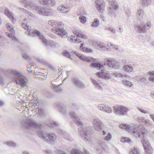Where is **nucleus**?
<instances>
[{
    "instance_id": "f257e3e1",
    "label": "nucleus",
    "mask_w": 154,
    "mask_h": 154,
    "mask_svg": "<svg viewBox=\"0 0 154 154\" xmlns=\"http://www.w3.org/2000/svg\"><path fill=\"white\" fill-rule=\"evenodd\" d=\"M69 115L74 122L80 127L79 129V134L81 137L86 141H90L92 127L90 126L82 127L83 123L82 120L75 112H70Z\"/></svg>"
},
{
    "instance_id": "f03ea898",
    "label": "nucleus",
    "mask_w": 154,
    "mask_h": 154,
    "mask_svg": "<svg viewBox=\"0 0 154 154\" xmlns=\"http://www.w3.org/2000/svg\"><path fill=\"white\" fill-rule=\"evenodd\" d=\"M21 26L25 29L29 31L27 34L29 36L31 37H35L36 36L38 37L41 40L43 43L45 45H47V41L45 38L44 35L41 33L40 31L36 29H30L29 26L24 23H22Z\"/></svg>"
},
{
    "instance_id": "7ed1b4c3",
    "label": "nucleus",
    "mask_w": 154,
    "mask_h": 154,
    "mask_svg": "<svg viewBox=\"0 0 154 154\" xmlns=\"http://www.w3.org/2000/svg\"><path fill=\"white\" fill-rule=\"evenodd\" d=\"M48 24L53 27L52 29V32H55L60 37L65 38L68 36L67 32L63 28L57 27V21L54 20H50L48 22Z\"/></svg>"
},
{
    "instance_id": "20e7f679",
    "label": "nucleus",
    "mask_w": 154,
    "mask_h": 154,
    "mask_svg": "<svg viewBox=\"0 0 154 154\" xmlns=\"http://www.w3.org/2000/svg\"><path fill=\"white\" fill-rule=\"evenodd\" d=\"M38 135L46 142L52 144L56 140V136L53 133H47L42 130H39L37 132Z\"/></svg>"
},
{
    "instance_id": "39448f33",
    "label": "nucleus",
    "mask_w": 154,
    "mask_h": 154,
    "mask_svg": "<svg viewBox=\"0 0 154 154\" xmlns=\"http://www.w3.org/2000/svg\"><path fill=\"white\" fill-rule=\"evenodd\" d=\"M131 131L132 132V135L136 138L141 137V135L143 137H145L147 131L144 128L136 125L134 126L131 128Z\"/></svg>"
},
{
    "instance_id": "423d86ee",
    "label": "nucleus",
    "mask_w": 154,
    "mask_h": 154,
    "mask_svg": "<svg viewBox=\"0 0 154 154\" xmlns=\"http://www.w3.org/2000/svg\"><path fill=\"white\" fill-rule=\"evenodd\" d=\"M151 27L150 22L148 21L146 23L143 22L139 24H136L134 26V29L138 33H144Z\"/></svg>"
},
{
    "instance_id": "0eeeda50",
    "label": "nucleus",
    "mask_w": 154,
    "mask_h": 154,
    "mask_svg": "<svg viewBox=\"0 0 154 154\" xmlns=\"http://www.w3.org/2000/svg\"><path fill=\"white\" fill-rule=\"evenodd\" d=\"M113 110L114 113L119 116H123L127 114L128 109L125 106L116 105L113 106Z\"/></svg>"
},
{
    "instance_id": "6e6552de",
    "label": "nucleus",
    "mask_w": 154,
    "mask_h": 154,
    "mask_svg": "<svg viewBox=\"0 0 154 154\" xmlns=\"http://www.w3.org/2000/svg\"><path fill=\"white\" fill-rule=\"evenodd\" d=\"M105 63L107 66L115 69H117L119 67V62L113 58L106 59Z\"/></svg>"
},
{
    "instance_id": "1a4fd4ad",
    "label": "nucleus",
    "mask_w": 154,
    "mask_h": 154,
    "mask_svg": "<svg viewBox=\"0 0 154 154\" xmlns=\"http://www.w3.org/2000/svg\"><path fill=\"white\" fill-rule=\"evenodd\" d=\"M143 145L144 148L145 152L147 154H151L153 150L148 140L143 139L142 141Z\"/></svg>"
},
{
    "instance_id": "9d476101",
    "label": "nucleus",
    "mask_w": 154,
    "mask_h": 154,
    "mask_svg": "<svg viewBox=\"0 0 154 154\" xmlns=\"http://www.w3.org/2000/svg\"><path fill=\"white\" fill-rule=\"evenodd\" d=\"M97 10L101 13H103L105 8V4L103 0H97L95 2Z\"/></svg>"
},
{
    "instance_id": "9b49d317",
    "label": "nucleus",
    "mask_w": 154,
    "mask_h": 154,
    "mask_svg": "<svg viewBox=\"0 0 154 154\" xmlns=\"http://www.w3.org/2000/svg\"><path fill=\"white\" fill-rule=\"evenodd\" d=\"M72 52L82 60L88 62L94 61V59L92 57H87L75 51H72Z\"/></svg>"
},
{
    "instance_id": "f8f14e48",
    "label": "nucleus",
    "mask_w": 154,
    "mask_h": 154,
    "mask_svg": "<svg viewBox=\"0 0 154 154\" xmlns=\"http://www.w3.org/2000/svg\"><path fill=\"white\" fill-rule=\"evenodd\" d=\"M72 83L77 87L80 88H85V85L78 78L74 77L72 79Z\"/></svg>"
},
{
    "instance_id": "ddd939ff",
    "label": "nucleus",
    "mask_w": 154,
    "mask_h": 154,
    "mask_svg": "<svg viewBox=\"0 0 154 154\" xmlns=\"http://www.w3.org/2000/svg\"><path fill=\"white\" fill-rule=\"evenodd\" d=\"M14 82L16 84L20 85L22 88H24L27 85V82L25 81V79L22 76L17 77L15 79Z\"/></svg>"
},
{
    "instance_id": "4468645a",
    "label": "nucleus",
    "mask_w": 154,
    "mask_h": 154,
    "mask_svg": "<svg viewBox=\"0 0 154 154\" xmlns=\"http://www.w3.org/2000/svg\"><path fill=\"white\" fill-rule=\"evenodd\" d=\"M93 123L95 129L97 131H100L102 128V123L100 120L98 118H95L94 119Z\"/></svg>"
},
{
    "instance_id": "2eb2a0df",
    "label": "nucleus",
    "mask_w": 154,
    "mask_h": 154,
    "mask_svg": "<svg viewBox=\"0 0 154 154\" xmlns=\"http://www.w3.org/2000/svg\"><path fill=\"white\" fill-rule=\"evenodd\" d=\"M24 127L27 129H29L31 127H36L38 126L36 122L32 119H30L28 122H24Z\"/></svg>"
},
{
    "instance_id": "dca6fc26",
    "label": "nucleus",
    "mask_w": 154,
    "mask_h": 154,
    "mask_svg": "<svg viewBox=\"0 0 154 154\" xmlns=\"http://www.w3.org/2000/svg\"><path fill=\"white\" fill-rule=\"evenodd\" d=\"M69 107H67L63 104H60L58 109L60 112L63 115H66L68 112V109Z\"/></svg>"
},
{
    "instance_id": "f3484780",
    "label": "nucleus",
    "mask_w": 154,
    "mask_h": 154,
    "mask_svg": "<svg viewBox=\"0 0 154 154\" xmlns=\"http://www.w3.org/2000/svg\"><path fill=\"white\" fill-rule=\"evenodd\" d=\"M40 3L44 5L51 7L55 5V2L54 0H43L41 1Z\"/></svg>"
},
{
    "instance_id": "a211bd4d",
    "label": "nucleus",
    "mask_w": 154,
    "mask_h": 154,
    "mask_svg": "<svg viewBox=\"0 0 154 154\" xmlns=\"http://www.w3.org/2000/svg\"><path fill=\"white\" fill-rule=\"evenodd\" d=\"M144 15V11L142 8H139L137 12L136 18L139 21H141Z\"/></svg>"
},
{
    "instance_id": "6ab92c4d",
    "label": "nucleus",
    "mask_w": 154,
    "mask_h": 154,
    "mask_svg": "<svg viewBox=\"0 0 154 154\" xmlns=\"http://www.w3.org/2000/svg\"><path fill=\"white\" fill-rule=\"evenodd\" d=\"M7 72L13 75L17 76L16 79H17V77L23 76L21 72L17 71L16 70L9 69L8 70Z\"/></svg>"
},
{
    "instance_id": "aec40b11",
    "label": "nucleus",
    "mask_w": 154,
    "mask_h": 154,
    "mask_svg": "<svg viewBox=\"0 0 154 154\" xmlns=\"http://www.w3.org/2000/svg\"><path fill=\"white\" fill-rule=\"evenodd\" d=\"M7 72L13 75L17 76L16 79H17V77L23 76L21 72L17 71L16 70L9 69L8 70Z\"/></svg>"
},
{
    "instance_id": "412c9836",
    "label": "nucleus",
    "mask_w": 154,
    "mask_h": 154,
    "mask_svg": "<svg viewBox=\"0 0 154 154\" xmlns=\"http://www.w3.org/2000/svg\"><path fill=\"white\" fill-rule=\"evenodd\" d=\"M73 32L76 36L78 37L85 39L88 38L87 37L86 35L81 34L80 31L79 29H75L74 30Z\"/></svg>"
},
{
    "instance_id": "4be33fe9",
    "label": "nucleus",
    "mask_w": 154,
    "mask_h": 154,
    "mask_svg": "<svg viewBox=\"0 0 154 154\" xmlns=\"http://www.w3.org/2000/svg\"><path fill=\"white\" fill-rule=\"evenodd\" d=\"M36 12L39 14L45 16L46 9L43 6H38L35 9Z\"/></svg>"
},
{
    "instance_id": "5701e85b",
    "label": "nucleus",
    "mask_w": 154,
    "mask_h": 154,
    "mask_svg": "<svg viewBox=\"0 0 154 154\" xmlns=\"http://www.w3.org/2000/svg\"><path fill=\"white\" fill-rule=\"evenodd\" d=\"M87 14L85 12H84L83 13H81L79 15L80 17H79V19L80 20L81 23H82L84 24L86 22V18L84 15H86Z\"/></svg>"
},
{
    "instance_id": "b1692460",
    "label": "nucleus",
    "mask_w": 154,
    "mask_h": 154,
    "mask_svg": "<svg viewBox=\"0 0 154 154\" xmlns=\"http://www.w3.org/2000/svg\"><path fill=\"white\" fill-rule=\"evenodd\" d=\"M115 10L114 8L111 6V7H109L108 9V14L110 17L115 18L116 16V14L114 10Z\"/></svg>"
},
{
    "instance_id": "393cba45",
    "label": "nucleus",
    "mask_w": 154,
    "mask_h": 154,
    "mask_svg": "<svg viewBox=\"0 0 154 154\" xmlns=\"http://www.w3.org/2000/svg\"><path fill=\"white\" fill-rule=\"evenodd\" d=\"M60 135L61 136L63 137L66 140L71 141L72 140V138L71 136L69 134L65 132L64 131H62L60 134Z\"/></svg>"
},
{
    "instance_id": "a878e982",
    "label": "nucleus",
    "mask_w": 154,
    "mask_h": 154,
    "mask_svg": "<svg viewBox=\"0 0 154 154\" xmlns=\"http://www.w3.org/2000/svg\"><path fill=\"white\" fill-rule=\"evenodd\" d=\"M151 3V0H140V3L143 7H145L149 6Z\"/></svg>"
},
{
    "instance_id": "bb28decb",
    "label": "nucleus",
    "mask_w": 154,
    "mask_h": 154,
    "mask_svg": "<svg viewBox=\"0 0 154 154\" xmlns=\"http://www.w3.org/2000/svg\"><path fill=\"white\" fill-rule=\"evenodd\" d=\"M92 67L94 68H95L98 69H103L104 68V67L102 64L99 63H93L91 64Z\"/></svg>"
},
{
    "instance_id": "cd10ccee",
    "label": "nucleus",
    "mask_w": 154,
    "mask_h": 154,
    "mask_svg": "<svg viewBox=\"0 0 154 154\" xmlns=\"http://www.w3.org/2000/svg\"><path fill=\"white\" fill-rule=\"evenodd\" d=\"M109 4L111 6H112L115 10H117L118 7V4L116 2V0H108Z\"/></svg>"
},
{
    "instance_id": "c85d7f7f",
    "label": "nucleus",
    "mask_w": 154,
    "mask_h": 154,
    "mask_svg": "<svg viewBox=\"0 0 154 154\" xmlns=\"http://www.w3.org/2000/svg\"><path fill=\"white\" fill-rule=\"evenodd\" d=\"M57 123L55 122H52L50 124V125H48L47 124H42L41 125V126L42 127L44 128H48V127H54L57 126Z\"/></svg>"
},
{
    "instance_id": "c756f323",
    "label": "nucleus",
    "mask_w": 154,
    "mask_h": 154,
    "mask_svg": "<svg viewBox=\"0 0 154 154\" xmlns=\"http://www.w3.org/2000/svg\"><path fill=\"white\" fill-rule=\"evenodd\" d=\"M5 14L9 18L14 19V18L13 16L12 12L10 11L8 8H6L5 10Z\"/></svg>"
},
{
    "instance_id": "7c9ffc66",
    "label": "nucleus",
    "mask_w": 154,
    "mask_h": 154,
    "mask_svg": "<svg viewBox=\"0 0 154 154\" xmlns=\"http://www.w3.org/2000/svg\"><path fill=\"white\" fill-rule=\"evenodd\" d=\"M4 144L8 146L14 147L16 146V143L12 140L6 141L4 142Z\"/></svg>"
},
{
    "instance_id": "2f4dec72",
    "label": "nucleus",
    "mask_w": 154,
    "mask_h": 154,
    "mask_svg": "<svg viewBox=\"0 0 154 154\" xmlns=\"http://www.w3.org/2000/svg\"><path fill=\"white\" fill-rule=\"evenodd\" d=\"M83 44L82 43L81 44V45L80 47V49L81 50L88 53H91L92 51V49L83 47Z\"/></svg>"
},
{
    "instance_id": "473e14b6",
    "label": "nucleus",
    "mask_w": 154,
    "mask_h": 154,
    "mask_svg": "<svg viewBox=\"0 0 154 154\" xmlns=\"http://www.w3.org/2000/svg\"><path fill=\"white\" fill-rule=\"evenodd\" d=\"M147 75L150 76L149 78V80L154 82V71L148 72Z\"/></svg>"
},
{
    "instance_id": "72a5a7b5",
    "label": "nucleus",
    "mask_w": 154,
    "mask_h": 154,
    "mask_svg": "<svg viewBox=\"0 0 154 154\" xmlns=\"http://www.w3.org/2000/svg\"><path fill=\"white\" fill-rule=\"evenodd\" d=\"M57 9L60 10V12L61 13H66L68 11L67 8L63 6H58Z\"/></svg>"
},
{
    "instance_id": "f704fd0d",
    "label": "nucleus",
    "mask_w": 154,
    "mask_h": 154,
    "mask_svg": "<svg viewBox=\"0 0 154 154\" xmlns=\"http://www.w3.org/2000/svg\"><path fill=\"white\" fill-rule=\"evenodd\" d=\"M119 127L124 129L126 130L127 131L131 130V128L130 126L128 125L125 124H121L119 125Z\"/></svg>"
},
{
    "instance_id": "c9c22d12",
    "label": "nucleus",
    "mask_w": 154,
    "mask_h": 154,
    "mask_svg": "<svg viewBox=\"0 0 154 154\" xmlns=\"http://www.w3.org/2000/svg\"><path fill=\"white\" fill-rule=\"evenodd\" d=\"M70 39L72 40L74 43H79L82 42V40L78 38V37L75 36H72L71 38H70Z\"/></svg>"
},
{
    "instance_id": "e433bc0d",
    "label": "nucleus",
    "mask_w": 154,
    "mask_h": 154,
    "mask_svg": "<svg viewBox=\"0 0 154 154\" xmlns=\"http://www.w3.org/2000/svg\"><path fill=\"white\" fill-rule=\"evenodd\" d=\"M123 70L127 72H131L133 70V67L129 65L125 66L123 67Z\"/></svg>"
},
{
    "instance_id": "4c0bfd02",
    "label": "nucleus",
    "mask_w": 154,
    "mask_h": 154,
    "mask_svg": "<svg viewBox=\"0 0 154 154\" xmlns=\"http://www.w3.org/2000/svg\"><path fill=\"white\" fill-rule=\"evenodd\" d=\"M99 24L100 22L99 20L95 18L91 24V26L92 27H97Z\"/></svg>"
},
{
    "instance_id": "58836bf2",
    "label": "nucleus",
    "mask_w": 154,
    "mask_h": 154,
    "mask_svg": "<svg viewBox=\"0 0 154 154\" xmlns=\"http://www.w3.org/2000/svg\"><path fill=\"white\" fill-rule=\"evenodd\" d=\"M51 84L52 85V88H53L56 92H59L62 91V89L58 86H56L55 85L53 84L52 83H51Z\"/></svg>"
},
{
    "instance_id": "ea45409f",
    "label": "nucleus",
    "mask_w": 154,
    "mask_h": 154,
    "mask_svg": "<svg viewBox=\"0 0 154 154\" xmlns=\"http://www.w3.org/2000/svg\"><path fill=\"white\" fill-rule=\"evenodd\" d=\"M146 119L143 117H138L137 119V121L141 125L144 124Z\"/></svg>"
},
{
    "instance_id": "a19ab883",
    "label": "nucleus",
    "mask_w": 154,
    "mask_h": 154,
    "mask_svg": "<svg viewBox=\"0 0 154 154\" xmlns=\"http://www.w3.org/2000/svg\"><path fill=\"white\" fill-rule=\"evenodd\" d=\"M122 83L125 86L131 87L132 85V83L129 81L124 80L122 81Z\"/></svg>"
},
{
    "instance_id": "79ce46f5",
    "label": "nucleus",
    "mask_w": 154,
    "mask_h": 154,
    "mask_svg": "<svg viewBox=\"0 0 154 154\" xmlns=\"http://www.w3.org/2000/svg\"><path fill=\"white\" fill-rule=\"evenodd\" d=\"M49 44L50 46L52 48H55L60 46V45L59 44L52 41H50L49 42Z\"/></svg>"
},
{
    "instance_id": "37998d69",
    "label": "nucleus",
    "mask_w": 154,
    "mask_h": 154,
    "mask_svg": "<svg viewBox=\"0 0 154 154\" xmlns=\"http://www.w3.org/2000/svg\"><path fill=\"white\" fill-rule=\"evenodd\" d=\"M139 149L137 148H134L132 149L131 151L130 152V154H140Z\"/></svg>"
},
{
    "instance_id": "c03bdc74",
    "label": "nucleus",
    "mask_w": 154,
    "mask_h": 154,
    "mask_svg": "<svg viewBox=\"0 0 154 154\" xmlns=\"http://www.w3.org/2000/svg\"><path fill=\"white\" fill-rule=\"evenodd\" d=\"M72 154H83V153L80 150L76 148L72 149Z\"/></svg>"
},
{
    "instance_id": "a18cd8bd",
    "label": "nucleus",
    "mask_w": 154,
    "mask_h": 154,
    "mask_svg": "<svg viewBox=\"0 0 154 154\" xmlns=\"http://www.w3.org/2000/svg\"><path fill=\"white\" fill-rule=\"evenodd\" d=\"M106 106V104H100L98 105V107L99 110L104 112Z\"/></svg>"
},
{
    "instance_id": "49530a36",
    "label": "nucleus",
    "mask_w": 154,
    "mask_h": 154,
    "mask_svg": "<svg viewBox=\"0 0 154 154\" xmlns=\"http://www.w3.org/2000/svg\"><path fill=\"white\" fill-rule=\"evenodd\" d=\"M63 56L69 58L70 60H72V59L69 53L66 50L63 53Z\"/></svg>"
},
{
    "instance_id": "de8ad7c7",
    "label": "nucleus",
    "mask_w": 154,
    "mask_h": 154,
    "mask_svg": "<svg viewBox=\"0 0 154 154\" xmlns=\"http://www.w3.org/2000/svg\"><path fill=\"white\" fill-rule=\"evenodd\" d=\"M53 14V11L51 9H46V12L45 13V16H51Z\"/></svg>"
},
{
    "instance_id": "09e8293b",
    "label": "nucleus",
    "mask_w": 154,
    "mask_h": 154,
    "mask_svg": "<svg viewBox=\"0 0 154 154\" xmlns=\"http://www.w3.org/2000/svg\"><path fill=\"white\" fill-rule=\"evenodd\" d=\"M121 141L122 142L125 143L127 142L128 143H131V140L128 137H124L122 138Z\"/></svg>"
},
{
    "instance_id": "8fccbe9b",
    "label": "nucleus",
    "mask_w": 154,
    "mask_h": 154,
    "mask_svg": "<svg viewBox=\"0 0 154 154\" xmlns=\"http://www.w3.org/2000/svg\"><path fill=\"white\" fill-rule=\"evenodd\" d=\"M105 109L104 112H106L107 113H112V108L111 107H110L107 105L105 107Z\"/></svg>"
},
{
    "instance_id": "3c124183",
    "label": "nucleus",
    "mask_w": 154,
    "mask_h": 154,
    "mask_svg": "<svg viewBox=\"0 0 154 154\" xmlns=\"http://www.w3.org/2000/svg\"><path fill=\"white\" fill-rule=\"evenodd\" d=\"M105 29L110 31L112 34H115L116 32V30L112 27H106Z\"/></svg>"
},
{
    "instance_id": "603ef678",
    "label": "nucleus",
    "mask_w": 154,
    "mask_h": 154,
    "mask_svg": "<svg viewBox=\"0 0 154 154\" xmlns=\"http://www.w3.org/2000/svg\"><path fill=\"white\" fill-rule=\"evenodd\" d=\"M113 76L118 78H123V75L120 73L115 72L113 73Z\"/></svg>"
},
{
    "instance_id": "864d4df0",
    "label": "nucleus",
    "mask_w": 154,
    "mask_h": 154,
    "mask_svg": "<svg viewBox=\"0 0 154 154\" xmlns=\"http://www.w3.org/2000/svg\"><path fill=\"white\" fill-rule=\"evenodd\" d=\"M138 109L141 113H143L144 114H149L150 113L149 111L147 110H145L141 108L138 107Z\"/></svg>"
},
{
    "instance_id": "5fc2aeb1",
    "label": "nucleus",
    "mask_w": 154,
    "mask_h": 154,
    "mask_svg": "<svg viewBox=\"0 0 154 154\" xmlns=\"http://www.w3.org/2000/svg\"><path fill=\"white\" fill-rule=\"evenodd\" d=\"M112 138V135L111 134L109 133L107 135L104 137V139L105 140L107 141H109Z\"/></svg>"
},
{
    "instance_id": "6e6d98bb",
    "label": "nucleus",
    "mask_w": 154,
    "mask_h": 154,
    "mask_svg": "<svg viewBox=\"0 0 154 154\" xmlns=\"http://www.w3.org/2000/svg\"><path fill=\"white\" fill-rule=\"evenodd\" d=\"M144 124H145L146 126L148 127H150L151 125V123L150 120L149 119H146Z\"/></svg>"
},
{
    "instance_id": "4d7b16f0",
    "label": "nucleus",
    "mask_w": 154,
    "mask_h": 154,
    "mask_svg": "<svg viewBox=\"0 0 154 154\" xmlns=\"http://www.w3.org/2000/svg\"><path fill=\"white\" fill-rule=\"evenodd\" d=\"M72 107L73 109H78L79 107L75 103H72Z\"/></svg>"
},
{
    "instance_id": "13d9d810",
    "label": "nucleus",
    "mask_w": 154,
    "mask_h": 154,
    "mask_svg": "<svg viewBox=\"0 0 154 154\" xmlns=\"http://www.w3.org/2000/svg\"><path fill=\"white\" fill-rule=\"evenodd\" d=\"M97 45L98 47L100 48H105V46L103 45V43H101L99 42L98 43H97Z\"/></svg>"
},
{
    "instance_id": "bf43d9fd",
    "label": "nucleus",
    "mask_w": 154,
    "mask_h": 154,
    "mask_svg": "<svg viewBox=\"0 0 154 154\" xmlns=\"http://www.w3.org/2000/svg\"><path fill=\"white\" fill-rule=\"evenodd\" d=\"M22 57L23 58L26 60H29L30 59L29 57L26 54H24L23 55Z\"/></svg>"
},
{
    "instance_id": "052dcab7",
    "label": "nucleus",
    "mask_w": 154,
    "mask_h": 154,
    "mask_svg": "<svg viewBox=\"0 0 154 154\" xmlns=\"http://www.w3.org/2000/svg\"><path fill=\"white\" fill-rule=\"evenodd\" d=\"M97 75L99 78H102L103 76V73L102 72H97L96 73Z\"/></svg>"
},
{
    "instance_id": "680f3d73",
    "label": "nucleus",
    "mask_w": 154,
    "mask_h": 154,
    "mask_svg": "<svg viewBox=\"0 0 154 154\" xmlns=\"http://www.w3.org/2000/svg\"><path fill=\"white\" fill-rule=\"evenodd\" d=\"M138 81L141 82H144L146 81V78L144 77H141L140 79H138Z\"/></svg>"
},
{
    "instance_id": "e2e57ef3",
    "label": "nucleus",
    "mask_w": 154,
    "mask_h": 154,
    "mask_svg": "<svg viewBox=\"0 0 154 154\" xmlns=\"http://www.w3.org/2000/svg\"><path fill=\"white\" fill-rule=\"evenodd\" d=\"M95 88H96L98 90H100L101 91H102V88L101 87L100 85L98 83L95 85Z\"/></svg>"
},
{
    "instance_id": "0e129e2a",
    "label": "nucleus",
    "mask_w": 154,
    "mask_h": 154,
    "mask_svg": "<svg viewBox=\"0 0 154 154\" xmlns=\"http://www.w3.org/2000/svg\"><path fill=\"white\" fill-rule=\"evenodd\" d=\"M18 9H19L20 10L22 11L24 13H28V11L23 8H18Z\"/></svg>"
},
{
    "instance_id": "69168bd1",
    "label": "nucleus",
    "mask_w": 154,
    "mask_h": 154,
    "mask_svg": "<svg viewBox=\"0 0 154 154\" xmlns=\"http://www.w3.org/2000/svg\"><path fill=\"white\" fill-rule=\"evenodd\" d=\"M124 11L125 12V13L126 14L127 16L129 17L131 13L130 10L129 9H125Z\"/></svg>"
},
{
    "instance_id": "338daca9",
    "label": "nucleus",
    "mask_w": 154,
    "mask_h": 154,
    "mask_svg": "<svg viewBox=\"0 0 154 154\" xmlns=\"http://www.w3.org/2000/svg\"><path fill=\"white\" fill-rule=\"evenodd\" d=\"M91 80L92 83L95 85H97V84L98 83L97 82V81H96V80L92 78H91Z\"/></svg>"
},
{
    "instance_id": "774afa93",
    "label": "nucleus",
    "mask_w": 154,
    "mask_h": 154,
    "mask_svg": "<svg viewBox=\"0 0 154 154\" xmlns=\"http://www.w3.org/2000/svg\"><path fill=\"white\" fill-rule=\"evenodd\" d=\"M0 84L2 85H4V83L3 82V79L2 77H0Z\"/></svg>"
}]
</instances>
